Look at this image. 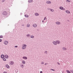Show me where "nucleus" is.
Masks as SVG:
<instances>
[{
	"instance_id": "nucleus-1",
	"label": "nucleus",
	"mask_w": 73,
	"mask_h": 73,
	"mask_svg": "<svg viewBox=\"0 0 73 73\" xmlns=\"http://www.w3.org/2000/svg\"><path fill=\"white\" fill-rule=\"evenodd\" d=\"M8 43V42L7 41H5L4 42V44H5V45H7Z\"/></svg>"
},
{
	"instance_id": "nucleus-2",
	"label": "nucleus",
	"mask_w": 73,
	"mask_h": 73,
	"mask_svg": "<svg viewBox=\"0 0 73 73\" xmlns=\"http://www.w3.org/2000/svg\"><path fill=\"white\" fill-rule=\"evenodd\" d=\"M23 46L22 47V49H25V48L26 46V45H25H25H23Z\"/></svg>"
},
{
	"instance_id": "nucleus-3",
	"label": "nucleus",
	"mask_w": 73,
	"mask_h": 73,
	"mask_svg": "<svg viewBox=\"0 0 73 73\" xmlns=\"http://www.w3.org/2000/svg\"><path fill=\"white\" fill-rule=\"evenodd\" d=\"M60 9L63 10H65V8H63V7H60Z\"/></svg>"
},
{
	"instance_id": "nucleus-4",
	"label": "nucleus",
	"mask_w": 73,
	"mask_h": 73,
	"mask_svg": "<svg viewBox=\"0 0 73 73\" xmlns=\"http://www.w3.org/2000/svg\"><path fill=\"white\" fill-rule=\"evenodd\" d=\"M4 57L6 58H8V56L7 55H6L4 56Z\"/></svg>"
},
{
	"instance_id": "nucleus-5",
	"label": "nucleus",
	"mask_w": 73,
	"mask_h": 73,
	"mask_svg": "<svg viewBox=\"0 0 73 73\" xmlns=\"http://www.w3.org/2000/svg\"><path fill=\"white\" fill-rule=\"evenodd\" d=\"M66 13H70V11L68 10H66Z\"/></svg>"
},
{
	"instance_id": "nucleus-6",
	"label": "nucleus",
	"mask_w": 73,
	"mask_h": 73,
	"mask_svg": "<svg viewBox=\"0 0 73 73\" xmlns=\"http://www.w3.org/2000/svg\"><path fill=\"white\" fill-rule=\"evenodd\" d=\"M47 4H51V2L49 1H48L46 2Z\"/></svg>"
},
{
	"instance_id": "nucleus-7",
	"label": "nucleus",
	"mask_w": 73,
	"mask_h": 73,
	"mask_svg": "<svg viewBox=\"0 0 73 73\" xmlns=\"http://www.w3.org/2000/svg\"><path fill=\"white\" fill-rule=\"evenodd\" d=\"M61 24V23L59 22H56V24H58V25H59V24Z\"/></svg>"
},
{
	"instance_id": "nucleus-8",
	"label": "nucleus",
	"mask_w": 73,
	"mask_h": 73,
	"mask_svg": "<svg viewBox=\"0 0 73 73\" xmlns=\"http://www.w3.org/2000/svg\"><path fill=\"white\" fill-rule=\"evenodd\" d=\"M37 27V25H36V24H34L33 25V27Z\"/></svg>"
},
{
	"instance_id": "nucleus-9",
	"label": "nucleus",
	"mask_w": 73,
	"mask_h": 73,
	"mask_svg": "<svg viewBox=\"0 0 73 73\" xmlns=\"http://www.w3.org/2000/svg\"><path fill=\"white\" fill-rule=\"evenodd\" d=\"M1 58H4V56L3 55H1Z\"/></svg>"
},
{
	"instance_id": "nucleus-10",
	"label": "nucleus",
	"mask_w": 73,
	"mask_h": 73,
	"mask_svg": "<svg viewBox=\"0 0 73 73\" xmlns=\"http://www.w3.org/2000/svg\"><path fill=\"white\" fill-rule=\"evenodd\" d=\"M10 64L11 65H13V62H10Z\"/></svg>"
},
{
	"instance_id": "nucleus-11",
	"label": "nucleus",
	"mask_w": 73,
	"mask_h": 73,
	"mask_svg": "<svg viewBox=\"0 0 73 73\" xmlns=\"http://www.w3.org/2000/svg\"><path fill=\"white\" fill-rule=\"evenodd\" d=\"M6 66L7 68H9V66L7 64L6 65Z\"/></svg>"
},
{
	"instance_id": "nucleus-12",
	"label": "nucleus",
	"mask_w": 73,
	"mask_h": 73,
	"mask_svg": "<svg viewBox=\"0 0 73 73\" xmlns=\"http://www.w3.org/2000/svg\"><path fill=\"white\" fill-rule=\"evenodd\" d=\"M7 12H3V15H7Z\"/></svg>"
},
{
	"instance_id": "nucleus-13",
	"label": "nucleus",
	"mask_w": 73,
	"mask_h": 73,
	"mask_svg": "<svg viewBox=\"0 0 73 73\" xmlns=\"http://www.w3.org/2000/svg\"><path fill=\"white\" fill-rule=\"evenodd\" d=\"M22 62L23 64H25V61H23Z\"/></svg>"
},
{
	"instance_id": "nucleus-14",
	"label": "nucleus",
	"mask_w": 73,
	"mask_h": 73,
	"mask_svg": "<svg viewBox=\"0 0 73 73\" xmlns=\"http://www.w3.org/2000/svg\"><path fill=\"white\" fill-rule=\"evenodd\" d=\"M23 58L24 59H26V60H27V58L26 57H23Z\"/></svg>"
},
{
	"instance_id": "nucleus-15",
	"label": "nucleus",
	"mask_w": 73,
	"mask_h": 73,
	"mask_svg": "<svg viewBox=\"0 0 73 73\" xmlns=\"http://www.w3.org/2000/svg\"><path fill=\"white\" fill-rule=\"evenodd\" d=\"M35 16H38V14L37 13H35Z\"/></svg>"
},
{
	"instance_id": "nucleus-16",
	"label": "nucleus",
	"mask_w": 73,
	"mask_h": 73,
	"mask_svg": "<svg viewBox=\"0 0 73 73\" xmlns=\"http://www.w3.org/2000/svg\"><path fill=\"white\" fill-rule=\"evenodd\" d=\"M27 27H30V25L29 24H28L27 25Z\"/></svg>"
},
{
	"instance_id": "nucleus-17",
	"label": "nucleus",
	"mask_w": 73,
	"mask_h": 73,
	"mask_svg": "<svg viewBox=\"0 0 73 73\" xmlns=\"http://www.w3.org/2000/svg\"><path fill=\"white\" fill-rule=\"evenodd\" d=\"M56 43H57V44H60V42L59 41H57Z\"/></svg>"
},
{
	"instance_id": "nucleus-18",
	"label": "nucleus",
	"mask_w": 73,
	"mask_h": 73,
	"mask_svg": "<svg viewBox=\"0 0 73 73\" xmlns=\"http://www.w3.org/2000/svg\"><path fill=\"white\" fill-rule=\"evenodd\" d=\"M66 72L68 73H70V71H69L68 70H66Z\"/></svg>"
},
{
	"instance_id": "nucleus-19",
	"label": "nucleus",
	"mask_w": 73,
	"mask_h": 73,
	"mask_svg": "<svg viewBox=\"0 0 73 73\" xmlns=\"http://www.w3.org/2000/svg\"><path fill=\"white\" fill-rule=\"evenodd\" d=\"M25 16L26 17H28L29 16L28 15H25Z\"/></svg>"
},
{
	"instance_id": "nucleus-20",
	"label": "nucleus",
	"mask_w": 73,
	"mask_h": 73,
	"mask_svg": "<svg viewBox=\"0 0 73 73\" xmlns=\"http://www.w3.org/2000/svg\"><path fill=\"white\" fill-rule=\"evenodd\" d=\"M29 3H32V0H29Z\"/></svg>"
},
{
	"instance_id": "nucleus-21",
	"label": "nucleus",
	"mask_w": 73,
	"mask_h": 73,
	"mask_svg": "<svg viewBox=\"0 0 73 73\" xmlns=\"http://www.w3.org/2000/svg\"><path fill=\"white\" fill-rule=\"evenodd\" d=\"M3 61H6V59L5 58H4V57L3 58Z\"/></svg>"
},
{
	"instance_id": "nucleus-22",
	"label": "nucleus",
	"mask_w": 73,
	"mask_h": 73,
	"mask_svg": "<svg viewBox=\"0 0 73 73\" xmlns=\"http://www.w3.org/2000/svg\"><path fill=\"white\" fill-rule=\"evenodd\" d=\"M53 43L54 45H56V42H55V41L53 42Z\"/></svg>"
},
{
	"instance_id": "nucleus-23",
	"label": "nucleus",
	"mask_w": 73,
	"mask_h": 73,
	"mask_svg": "<svg viewBox=\"0 0 73 73\" xmlns=\"http://www.w3.org/2000/svg\"><path fill=\"white\" fill-rule=\"evenodd\" d=\"M63 50H66V48H64V47H63Z\"/></svg>"
},
{
	"instance_id": "nucleus-24",
	"label": "nucleus",
	"mask_w": 73,
	"mask_h": 73,
	"mask_svg": "<svg viewBox=\"0 0 73 73\" xmlns=\"http://www.w3.org/2000/svg\"><path fill=\"white\" fill-rule=\"evenodd\" d=\"M21 67H22V68H23V67H24V66L23 65V64L21 65Z\"/></svg>"
},
{
	"instance_id": "nucleus-25",
	"label": "nucleus",
	"mask_w": 73,
	"mask_h": 73,
	"mask_svg": "<svg viewBox=\"0 0 73 73\" xmlns=\"http://www.w3.org/2000/svg\"><path fill=\"white\" fill-rule=\"evenodd\" d=\"M51 12H53V11H54V10H53V9H51Z\"/></svg>"
},
{
	"instance_id": "nucleus-26",
	"label": "nucleus",
	"mask_w": 73,
	"mask_h": 73,
	"mask_svg": "<svg viewBox=\"0 0 73 73\" xmlns=\"http://www.w3.org/2000/svg\"><path fill=\"white\" fill-rule=\"evenodd\" d=\"M3 38V36L2 35H1L0 36V38Z\"/></svg>"
},
{
	"instance_id": "nucleus-27",
	"label": "nucleus",
	"mask_w": 73,
	"mask_h": 73,
	"mask_svg": "<svg viewBox=\"0 0 73 73\" xmlns=\"http://www.w3.org/2000/svg\"><path fill=\"white\" fill-rule=\"evenodd\" d=\"M66 1H67V2H70V1H69V0H67Z\"/></svg>"
},
{
	"instance_id": "nucleus-28",
	"label": "nucleus",
	"mask_w": 73,
	"mask_h": 73,
	"mask_svg": "<svg viewBox=\"0 0 73 73\" xmlns=\"http://www.w3.org/2000/svg\"><path fill=\"white\" fill-rule=\"evenodd\" d=\"M27 37H29V36H30V35H27Z\"/></svg>"
},
{
	"instance_id": "nucleus-29",
	"label": "nucleus",
	"mask_w": 73,
	"mask_h": 73,
	"mask_svg": "<svg viewBox=\"0 0 73 73\" xmlns=\"http://www.w3.org/2000/svg\"><path fill=\"white\" fill-rule=\"evenodd\" d=\"M31 38H33V37H34V36H31Z\"/></svg>"
},
{
	"instance_id": "nucleus-30",
	"label": "nucleus",
	"mask_w": 73,
	"mask_h": 73,
	"mask_svg": "<svg viewBox=\"0 0 73 73\" xmlns=\"http://www.w3.org/2000/svg\"><path fill=\"white\" fill-rule=\"evenodd\" d=\"M1 41H2V40L0 39V42H1Z\"/></svg>"
},
{
	"instance_id": "nucleus-31",
	"label": "nucleus",
	"mask_w": 73,
	"mask_h": 73,
	"mask_svg": "<svg viewBox=\"0 0 73 73\" xmlns=\"http://www.w3.org/2000/svg\"><path fill=\"white\" fill-rule=\"evenodd\" d=\"M51 70H52L53 71H54V70H53V69H51Z\"/></svg>"
},
{
	"instance_id": "nucleus-32",
	"label": "nucleus",
	"mask_w": 73,
	"mask_h": 73,
	"mask_svg": "<svg viewBox=\"0 0 73 73\" xmlns=\"http://www.w3.org/2000/svg\"><path fill=\"white\" fill-rule=\"evenodd\" d=\"M45 19H46V17H45V18L44 19V20H45Z\"/></svg>"
},
{
	"instance_id": "nucleus-33",
	"label": "nucleus",
	"mask_w": 73,
	"mask_h": 73,
	"mask_svg": "<svg viewBox=\"0 0 73 73\" xmlns=\"http://www.w3.org/2000/svg\"><path fill=\"white\" fill-rule=\"evenodd\" d=\"M41 64H44V62H42Z\"/></svg>"
},
{
	"instance_id": "nucleus-34",
	"label": "nucleus",
	"mask_w": 73,
	"mask_h": 73,
	"mask_svg": "<svg viewBox=\"0 0 73 73\" xmlns=\"http://www.w3.org/2000/svg\"><path fill=\"white\" fill-rule=\"evenodd\" d=\"M4 73H7V72H6L5 71L4 72Z\"/></svg>"
},
{
	"instance_id": "nucleus-35",
	"label": "nucleus",
	"mask_w": 73,
	"mask_h": 73,
	"mask_svg": "<svg viewBox=\"0 0 73 73\" xmlns=\"http://www.w3.org/2000/svg\"><path fill=\"white\" fill-rule=\"evenodd\" d=\"M71 72H72V73H73V70H72V71H71Z\"/></svg>"
},
{
	"instance_id": "nucleus-36",
	"label": "nucleus",
	"mask_w": 73,
	"mask_h": 73,
	"mask_svg": "<svg viewBox=\"0 0 73 73\" xmlns=\"http://www.w3.org/2000/svg\"><path fill=\"white\" fill-rule=\"evenodd\" d=\"M15 48H17V46H15Z\"/></svg>"
},
{
	"instance_id": "nucleus-37",
	"label": "nucleus",
	"mask_w": 73,
	"mask_h": 73,
	"mask_svg": "<svg viewBox=\"0 0 73 73\" xmlns=\"http://www.w3.org/2000/svg\"><path fill=\"white\" fill-rule=\"evenodd\" d=\"M42 73V71H40V73Z\"/></svg>"
},
{
	"instance_id": "nucleus-38",
	"label": "nucleus",
	"mask_w": 73,
	"mask_h": 73,
	"mask_svg": "<svg viewBox=\"0 0 73 73\" xmlns=\"http://www.w3.org/2000/svg\"><path fill=\"white\" fill-rule=\"evenodd\" d=\"M16 71H17V72H18V70H16Z\"/></svg>"
},
{
	"instance_id": "nucleus-39",
	"label": "nucleus",
	"mask_w": 73,
	"mask_h": 73,
	"mask_svg": "<svg viewBox=\"0 0 73 73\" xmlns=\"http://www.w3.org/2000/svg\"><path fill=\"white\" fill-rule=\"evenodd\" d=\"M58 65H60V63H58Z\"/></svg>"
},
{
	"instance_id": "nucleus-40",
	"label": "nucleus",
	"mask_w": 73,
	"mask_h": 73,
	"mask_svg": "<svg viewBox=\"0 0 73 73\" xmlns=\"http://www.w3.org/2000/svg\"><path fill=\"white\" fill-rule=\"evenodd\" d=\"M42 22H44V21H42Z\"/></svg>"
},
{
	"instance_id": "nucleus-41",
	"label": "nucleus",
	"mask_w": 73,
	"mask_h": 73,
	"mask_svg": "<svg viewBox=\"0 0 73 73\" xmlns=\"http://www.w3.org/2000/svg\"><path fill=\"white\" fill-rule=\"evenodd\" d=\"M45 65H46V64H45Z\"/></svg>"
}]
</instances>
